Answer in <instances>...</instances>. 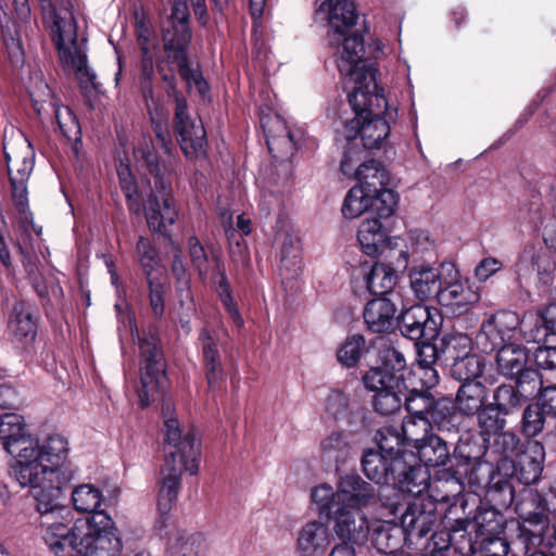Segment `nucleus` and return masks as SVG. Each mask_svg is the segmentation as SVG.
<instances>
[{
    "label": "nucleus",
    "instance_id": "obj_1",
    "mask_svg": "<svg viewBox=\"0 0 556 556\" xmlns=\"http://www.w3.org/2000/svg\"><path fill=\"white\" fill-rule=\"evenodd\" d=\"M349 77L355 84L349 94L355 116L345 124L344 136L349 141L361 136L365 149H379L390 134L389 119L393 115L383 90L378 89L376 71L369 68Z\"/></svg>",
    "mask_w": 556,
    "mask_h": 556
},
{
    "label": "nucleus",
    "instance_id": "obj_2",
    "mask_svg": "<svg viewBox=\"0 0 556 556\" xmlns=\"http://www.w3.org/2000/svg\"><path fill=\"white\" fill-rule=\"evenodd\" d=\"M162 415L165 463L161 469L160 508L166 511L177 500L182 470L186 469L190 475L198 473L200 444L193 431L190 430L182 435L169 402L163 404Z\"/></svg>",
    "mask_w": 556,
    "mask_h": 556
},
{
    "label": "nucleus",
    "instance_id": "obj_3",
    "mask_svg": "<svg viewBox=\"0 0 556 556\" xmlns=\"http://www.w3.org/2000/svg\"><path fill=\"white\" fill-rule=\"evenodd\" d=\"M319 14L327 21L328 39L331 47L342 48L337 60L338 68L344 76H351L369 68L371 64L364 58L363 35L355 28L358 21L356 5L352 0H318Z\"/></svg>",
    "mask_w": 556,
    "mask_h": 556
},
{
    "label": "nucleus",
    "instance_id": "obj_4",
    "mask_svg": "<svg viewBox=\"0 0 556 556\" xmlns=\"http://www.w3.org/2000/svg\"><path fill=\"white\" fill-rule=\"evenodd\" d=\"M41 471L37 465H12L10 476L22 488L30 489L39 514V525L45 528L49 522L70 519V510L63 504V489L72 480L73 472L58 476L53 470L50 475Z\"/></svg>",
    "mask_w": 556,
    "mask_h": 556
},
{
    "label": "nucleus",
    "instance_id": "obj_5",
    "mask_svg": "<svg viewBox=\"0 0 556 556\" xmlns=\"http://www.w3.org/2000/svg\"><path fill=\"white\" fill-rule=\"evenodd\" d=\"M137 154L144 162L149 173L154 177V190L150 194L146 206V218L153 232L169 237L166 231L177 217V210L170 194V184L165 177L169 173L166 162H161L154 150L152 141H144L137 150Z\"/></svg>",
    "mask_w": 556,
    "mask_h": 556
},
{
    "label": "nucleus",
    "instance_id": "obj_6",
    "mask_svg": "<svg viewBox=\"0 0 556 556\" xmlns=\"http://www.w3.org/2000/svg\"><path fill=\"white\" fill-rule=\"evenodd\" d=\"M156 71L164 84V91L175 103L174 131L180 149L187 157L199 156L205 153L207 143L206 131L201 121L190 117L187 100L177 87V77L172 68L164 66V61L159 60Z\"/></svg>",
    "mask_w": 556,
    "mask_h": 556
},
{
    "label": "nucleus",
    "instance_id": "obj_7",
    "mask_svg": "<svg viewBox=\"0 0 556 556\" xmlns=\"http://www.w3.org/2000/svg\"><path fill=\"white\" fill-rule=\"evenodd\" d=\"M140 384L137 393L141 407H148L166 387V363L160 338L149 331L138 338Z\"/></svg>",
    "mask_w": 556,
    "mask_h": 556
},
{
    "label": "nucleus",
    "instance_id": "obj_8",
    "mask_svg": "<svg viewBox=\"0 0 556 556\" xmlns=\"http://www.w3.org/2000/svg\"><path fill=\"white\" fill-rule=\"evenodd\" d=\"M52 31V39L63 67L75 73L83 88L90 85L98 89L96 74L88 67L86 53L78 42L74 18H56Z\"/></svg>",
    "mask_w": 556,
    "mask_h": 556
},
{
    "label": "nucleus",
    "instance_id": "obj_9",
    "mask_svg": "<svg viewBox=\"0 0 556 556\" xmlns=\"http://www.w3.org/2000/svg\"><path fill=\"white\" fill-rule=\"evenodd\" d=\"M81 556H121L122 542L114 522L106 513H96L76 521Z\"/></svg>",
    "mask_w": 556,
    "mask_h": 556
},
{
    "label": "nucleus",
    "instance_id": "obj_10",
    "mask_svg": "<svg viewBox=\"0 0 556 556\" xmlns=\"http://www.w3.org/2000/svg\"><path fill=\"white\" fill-rule=\"evenodd\" d=\"M376 495V489L356 473L340 477L336 491L329 484H320L311 494L313 503L321 504L328 511L329 504L362 509L374 504Z\"/></svg>",
    "mask_w": 556,
    "mask_h": 556
},
{
    "label": "nucleus",
    "instance_id": "obj_11",
    "mask_svg": "<svg viewBox=\"0 0 556 556\" xmlns=\"http://www.w3.org/2000/svg\"><path fill=\"white\" fill-rule=\"evenodd\" d=\"M404 405L407 416L429 417L438 431L446 434L459 433V417L448 400L434 399L427 390L413 389L404 394Z\"/></svg>",
    "mask_w": 556,
    "mask_h": 556
},
{
    "label": "nucleus",
    "instance_id": "obj_12",
    "mask_svg": "<svg viewBox=\"0 0 556 556\" xmlns=\"http://www.w3.org/2000/svg\"><path fill=\"white\" fill-rule=\"evenodd\" d=\"M320 518L332 520L334 535L350 543H364L369 534V521L362 509L346 505L329 504V511L321 504H314Z\"/></svg>",
    "mask_w": 556,
    "mask_h": 556
},
{
    "label": "nucleus",
    "instance_id": "obj_13",
    "mask_svg": "<svg viewBox=\"0 0 556 556\" xmlns=\"http://www.w3.org/2000/svg\"><path fill=\"white\" fill-rule=\"evenodd\" d=\"M0 440L4 450L16 457L14 465H28L38 455L36 438L26 430L24 417L15 413L0 415Z\"/></svg>",
    "mask_w": 556,
    "mask_h": 556
},
{
    "label": "nucleus",
    "instance_id": "obj_14",
    "mask_svg": "<svg viewBox=\"0 0 556 556\" xmlns=\"http://www.w3.org/2000/svg\"><path fill=\"white\" fill-rule=\"evenodd\" d=\"M442 269L445 275L437 302L448 313L462 315L479 301V294L460 279L453 263H442Z\"/></svg>",
    "mask_w": 556,
    "mask_h": 556
},
{
    "label": "nucleus",
    "instance_id": "obj_15",
    "mask_svg": "<svg viewBox=\"0 0 556 556\" xmlns=\"http://www.w3.org/2000/svg\"><path fill=\"white\" fill-rule=\"evenodd\" d=\"M441 317L435 308L415 304L402 311L396 326L403 337L412 341H432L439 334Z\"/></svg>",
    "mask_w": 556,
    "mask_h": 556
},
{
    "label": "nucleus",
    "instance_id": "obj_16",
    "mask_svg": "<svg viewBox=\"0 0 556 556\" xmlns=\"http://www.w3.org/2000/svg\"><path fill=\"white\" fill-rule=\"evenodd\" d=\"M359 152L356 148L350 147L344 152L341 161V170L345 176L354 174L356 180L359 182V189L367 192V197L379 192L389 185V174L384 166L376 161L368 160L363 162L354 170V165L359 161Z\"/></svg>",
    "mask_w": 556,
    "mask_h": 556
},
{
    "label": "nucleus",
    "instance_id": "obj_17",
    "mask_svg": "<svg viewBox=\"0 0 556 556\" xmlns=\"http://www.w3.org/2000/svg\"><path fill=\"white\" fill-rule=\"evenodd\" d=\"M380 365L370 368L363 377V382L380 383L387 381L395 386L404 384V372L406 371V358L392 343H382L378 349Z\"/></svg>",
    "mask_w": 556,
    "mask_h": 556
},
{
    "label": "nucleus",
    "instance_id": "obj_18",
    "mask_svg": "<svg viewBox=\"0 0 556 556\" xmlns=\"http://www.w3.org/2000/svg\"><path fill=\"white\" fill-rule=\"evenodd\" d=\"M437 522V514L432 503H409L401 517V527L406 534L408 547H419L421 541Z\"/></svg>",
    "mask_w": 556,
    "mask_h": 556
},
{
    "label": "nucleus",
    "instance_id": "obj_19",
    "mask_svg": "<svg viewBox=\"0 0 556 556\" xmlns=\"http://www.w3.org/2000/svg\"><path fill=\"white\" fill-rule=\"evenodd\" d=\"M191 37L187 2L185 0H175L172 13L162 31L165 55L179 50H188Z\"/></svg>",
    "mask_w": 556,
    "mask_h": 556
},
{
    "label": "nucleus",
    "instance_id": "obj_20",
    "mask_svg": "<svg viewBox=\"0 0 556 556\" xmlns=\"http://www.w3.org/2000/svg\"><path fill=\"white\" fill-rule=\"evenodd\" d=\"M545 448L540 441H528L523 448L513 458L511 477L525 485L536 483L542 475Z\"/></svg>",
    "mask_w": 556,
    "mask_h": 556
},
{
    "label": "nucleus",
    "instance_id": "obj_21",
    "mask_svg": "<svg viewBox=\"0 0 556 556\" xmlns=\"http://www.w3.org/2000/svg\"><path fill=\"white\" fill-rule=\"evenodd\" d=\"M394 466V479L390 484L410 495H419L427 489L429 471L413 452L407 457L395 460Z\"/></svg>",
    "mask_w": 556,
    "mask_h": 556
},
{
    "label": "nucleus",
    "instance_id": "obj_22",
    "mask_svg": "<svg viewBox=\"0 0 556 556\" xmlns=\"http://www.w3.org/2000/svg\"><path fill=\"white\" fill-rule=\"evenodd\" d=\"M489 442L479 433L465 430L459 434L452 454L451 468L460 475H467L470 468L485 454Z\"/></svg>",
    "mask_w": 556,
    "mask_h": 556
},
{
    "label": "nucleus",
    "instance_id": "obj_23",
    "mask_svg": "<svg viewBox=\"0 0 556 556\" xmlns=\"http://www.w3.org/2000/svg\"><path fill=\"white\" fill-rule=\"evenodd\" d=\"M35 448L38 451V455L31 457L27 464L37 465L42 469L41 473L50 475V471L53 470L58 476H62L65 472H72L63 464L67 457L68 446L67 441L61 434L50 435L42 445H39L36 439Z\"/></svg>",
    "mask_w": 556,
    "mask_h": 556
},
{
    "label": "nucleus",
    "instance_id": "obj_24",
    "mask_svg": "<svg viewBox=\"0 0 556 556\" xmlns=\"http://www.w3.org/2000/svg\"><path fill=\"white\" fill-rule=\"evenodd\" d=\"M71 519L49 522L45 527L43 541L55 556L80 555V538L76 535V522Z\"/></svg>",
    "mask_w": 556,
    "mask_h": 556
},
{
    "label": "nucleus",
    "instance_id": "obj_25",
    "mask_svg": "<svg viewBox=\"0 0 556 556\" xmlns=\"http://www.w3.org/2000/svg\"><path fill=\"white\" fill-rule=\"evenodd\" d=\"M442 264L440 267L429 265L414 266L409 271V283L415 298L419 301H437L444 279Z\"/></svg>",
    "mask_w": 556,
    "mask_h": 556
},
{
    "label": "nucleus",
    "instance_id": "obj_26",
    "mask_svg": "<svg viewBox=\"0 0 556 556\" xmlns=\"http://www.w3.org/2000/svg\"><path fill=\"white\" fill-rule=\"evenodd\" d=\"M199 345L202 352V359L205 369V377L210 389L219 388L224 380V369L218 349V338L206 328L199 334Z\"/></svg>",
    "mask_w": 556,
    "mask_h": 556
},
{
    "label": "nucleus",
    "instance_id": "obj_27",
    "mask_svg": "<svg viewBox=\"0 0 556 556\" xmlns=\"http://www.w3.org/2000/svg\"><path fill=\"white\" fill-rule=\"evenodd\" d=\"M396 305L387 296L370 300L363 312L365 325L372 333H384L393 329Z\"/></svg>",
    "mask_w": 556,
    "mask_h": 556
},
{
    "label": "nucleus",
    "instance_id": "obj_28",
    "mask_svg": "<svg viewBox=\"0 0 556 556\" xmlns=\"http://www.w3.org/2000/svg\"><path fill=\"white\" fill-rule=\"evenodd\" d=\"M34 109L38 117L52 114L58 124L60 132L70 142H80L81 129L79 122L73 111L66 105H58L55 102L39 103L33 99Z\"/></svg>",
    "mask_w": 556,
    "mask_h": 556
},
{
    "label": "nucleus",
    "instance_id": "obj_29",
    "mask_svg": "<svg viewBox=\"0 0 556 556\" xmlns=\"http://www.w3.org/2000/svg\"><path fill=\"white\" fill-rule=\"evenodd\" d=\"M24 266L33 288L43 304H54L62 300L63 289L53 273L50 270L42 271L31 258H28Z\"/></svg>",
    "mask_w": 556,
    "mask_h": 556
},
{
    "label": "nucleus",
    "instance_id": "obj_30",
    "mask_svg": "<svg viewBox=\"0 0 556 556\" xmlns=\"http://www.w3.org/2000/svg\"><path fill=\"white\" fill-rule=\"evenodd\" d=\"M488 389L480 381L462 383L456 392L454 412L460 416L475 417L486 405ZM462 424V420L459 419Z\"/></svg>",
    "mask_w": 556,
    "mask_h": 556
},
{
    "label": "nucleus",
    "instance_id": "obj_31",
    "mask_svg": "<svg viewBox=\"0 0 556 556\" xmlns=\"http://www.w3.org/2000/svg\"><path fill=\"white\" fill-rule=\"evenodd\" d=\"M330 544L328 528L320 521L305 523L299 532L296 552L301 556H324Z\"/></svg>",
    "mask_w": 556,
    "mask_h": 556
},
{
    "label": "nucleus",
    "instance_id": "obj_32",
    "mask_svg": "<svg viewBox=\"0 0 556 556\" xmlns=\"http://www.w3.org/2000/svg\"><path fill=\"white\" fill-rule=\"evenodd\" d=\"M401 457H391L380 451L368 450L363 454L362 468L366 477L377 484H390L394 479L395 460Z\"/></svg>",
    "mask_w": 556,
    "mask_h": 556
},
{
    "label": "nucleus",
    "instance_id": "obj_33",
    "mask_svg": "<svg viewBox=\"0 0 556 556\" xmlns=\"http://www.w3.org/2000/svg\"><path fill=\"white\" fill-rule=\"evenodd\" d=\"M141 59L139 62V88L146 102L148 113L151 114V105L157 104L154 92V63L153 55L149 46V38L139 35Z\"/></svg>",
    "mask_w": 556,
    "mask_h": 556
},
{
    "label": "nucleus",
    "instance_id": "obj_34",
    "mask_svg": "<svg viewBox=\"0 0 556 556\" xmlns=\"http://www.w3.org/2000/svg\"><path fill=\"white\" fill-rule=\"evenodd\" d=\"M366 389L374 391L372 405L376 412L381 415H391L397 412L402 405L405 383L395 386V383L380 381V383L364 382Z\"/></svg>",
    "mask_w": 556,
    "mask_h": 556
},
{
    "label": "nucleus",
    "instance_id": "obj_35",
    "mask_svg": "<svg viewBox=\"0 0 556 556\" xmlns=\"http://www.w3.org/2000/svg\"><path fill=\"white\" fill-rule=\"evenodd\" d=\"M530 503L534 508L520 514L523 522L519 530L520 535L526 536L534 545L538 544L535 536L541 535L544 531L549 517L546 515L548 510L547 503L539 493L530 494Z\"/></svg>",
    "mask_w": 556,
    "mask_h": 556
},
{
    "label": "nucleus",
    "instance_id": "obj_36",
    "mask_svg": "<svg viewBox=\"0 0 556 556\" xmlns=\"http://www.w3.org/2000/svg\"><path fill=\"white\" fill-rule=\"evenodd\" d=\"M164 61L166 68H172L175 73L174 65L177 67V72L180 77L187 83L188 87L194 86L197 91L202 98H205L210 87L202 74L198 70H193L189 65L188 50H179L170 54H166L164 58H159Z\"/></svg>",
    "mask_w": 556,
    "mask_h": 556
},
{
    "label": "nucleus",
    "instance_id": "obj_37",
    "mask_svg": "<svg viewBox=\"0 0 556 556\" xmlns=\"http://www.w3.org/2000/svg\"><path fill=\"white\" fill-rule=\"evenodd\" d=\"M417 459L425 467H445L452 464V455L447 442L431 432L419 445H416Z\"/></svg>",
    "mask_w": 556,
    "mask_h": 556
},
{
    "label": "nucleus",
    "instance_id": "obj_38",
    "mask_svg": "<svg viewBox=\"0 0 556 556\" xmlns=\"http://www.w3.org/2000/svg\"><path fill=\"white\" fill-rule=\"evenodd\" d=\"M528 353L525 348L515 342L507 343L497 351V371L507 379H513L517 374L527 368Z\"/></svg>",
    "mask_w": 556,
    "mask_h": 556
},
{
    "label": "nucleus",
    "instance_id": "obj_39",
    "mask_svg": "<svg viewBox=\"0 0 556 556\" xmlns=\"http://www.w3.org/2000/svg\"><path fill=\"white\" fill-rule=\"evenodd\" d=\"M206 543L201 533L176 531L167 543L166 556H205Z\"/></svg>",
    "mask_w": 556,
    "mask_h": 556
},
{
    "label": "nucleus",
    "instance_id": "obj_40",
    "mask_svg": "<svg viewBox=\"0 0 556 556\" xmlns=\"http://www.w3.org/2000/svg\"><path fill=\"white\" fill-rule=\"evenodd\" d=\"M441 363L451 366L471 352V339L460 332L445 333L439 338Z\"/></svg>",
    "mask_w": 556,
    "mask_h": 556
},
{
    "label": "nucleus",
    "instance_id": "obj_41",
    "mask_svg": "<svg viewBox=\"0 0 556 556\" xmlns=\"http://www.w3.org/2000/svg\"><path fill=\"white\" fill-rule=\"evenodd\" d=\"M9 331L18 340L33 339L37 325L33 318L31 307L25 302H16L8 321Z\"/></svg>",
    "mask_w": 556,
    "mask_h": 556
},
{
    "label": "nucleus",
    "instance_id": "obj_42",
    "mask_svg": "<svg viewBox=\"0 0 556 556\" xmlns=\"http://www.w3.org/2000/svg\"><path fill=\"white\" fill-rule=\"evenodd\" d=\"M366 288L371 294L386 296L389 294L395 283V270L386 264L375 263L370 266V270L364 276Z\"/></svg>",
    "mask_w": 556,
    "mask_h": 556
},
{
    "label": "nucleus",
    "instance_id": "obj_43",
    "mask_svg": "<svg viewBox=\"0 0 556 556\" xmlns=\"http://www.w3.org/2000/svg\"><path fill=\"white\" fill-rule=\"evenodd\" d=\"M384 239L386 232L378 218L367 217L359 225L357 240L366 255L376 256L383 247Z\"/></svg>",
    "mask_w": 556,
    "mask_h": 556
},
{
    "label": "nucleus",
    "instance_id": "obj_44",
    "mask_svg": "<svg viewBox=\"0 0 556 556\" xmlns=\"http://www.w3.org/2000/svg\"><path fill=\"white\" fill-rule=\"evenodd\" d=\"M402 542L406 544V534L402 527L381 525L372 532L371 544L379 553L392 556L393 553H399Z\"/></svg>",
    "mask_w": 556,
    "mask_h": 556
},
{
    "label": "nucleus",
    "instance_id": "obj_45",
    "mask_svg": "<svg viewBox=\"0 0 556 556\" xmlns=\"http://www.w3.org/2000/svg\"><path fill=\"white\" fill-rule=\"evenodd\" d=\"M136 255L146 279L164 277L160 253L149 238L142 236L138 238Z\"/></svg>",
    "mask_w": 556,
    "mask_h": 556
},
{
    "label": "nucleus",
    "instance_id": "obj_46",
    "mask_svg": "<svg viewBox=\"0 0 556 556\" xmlns=\"http://www.w3.org/2000/svg\"><path fill=\"white\" fill-rule=\"evenodd\" d=\"M350 453L351 444L344 432H332L320 442V455L325 463L338 465L345 462Z\"/></svg>",
    "mask_w": 556,
    "mask_h": 556
},
{
    "label": "nucleus",
    "instance_id": "obj_47",
    "mask_svg": "<svg viewBox=\"0 0 556 556\" xmlns=\"http://www.w3.org/2000/svg\"><path fill=\"white\" fill-rule=\"evenodd\" d=\"M301 249L299 239L283 235L280 248V271L286 278H295L301 273Z\"/></svg>",
    "mask_w": 556,
    "mask_h": 556
},
{
    "label": "nucleus",
    "instance_id": "obj_48",
    "mask_svg": "<svg viewBox=\"0 0 556 556\" xmlns=\"http://www.w3.org/2000/svg\"><path fill=\"white\" fill-rule=\"evenodd\" d=\"M509 416L506 413H502L498 408L486 403L481 412L476 416L477 424L479 427V434L482 435L485 442H490L491 438L505 430Z\"/></svg>",
    "mask_w": 556,
    "mask_h": 556
},
{
    "label": "nucleus",
    "instance_id": "obj_49",
    "mask_svg": "<svg viewBox=\"0 0 556 556\" xmlns=\"http://www.w3.org/2000/svg\"><path fill=\"white\" fill-rule=\"evenodd\" d=\"M432 426L429 417L406 416L397 427L404 438V443L408 447L416 448V445H419L431 433Z\"/></svg>",
    "mask_w": 556,
    "mask_h": 556
},
{
    "label": "nucleus",
    "instance_id": "obj_50",
    "mask_svg": "<svg viewBox=\"0 0 556 556\" xmlns=\"http://www.w3.org/2000/svg\"><path fill=\"white\" fill-rule=\"evenodd\" d=\"M376 441L380 452L391 457H407V453L403 447H408L404 443V438L400 429L395 425H387L381 427L376 433Z\"/></svg>",
    "mask_w": 556,
    "mask_h": 556
},
{
    "label": "nucleus",
    "instance_id": "obj_51",
    "mask_svg": "<svg viewBox=\"0 0 556 556\" xmlns=\"http://www.w3.org/2000/svg\"><path fill=\"white\" fill-rule=\"evenodd\" d=\"M103 501L102 492L92 484H81L72 492L73 506L77 511L90 514L105 513L99 510Z\"/></svg>",
    "mask_w": 556,
    "mask_h": 556
},
{
    "label": "nucleus",
    "instance_id": "obj_52",
    "mask_svg": "<svg viewBox=\"0 0 556 556\" xmlns=\"http://www.w3.org/2000/svg\"><path fill=\"white\" fill-rule=\"evenodd\" d=\"M475 532L478 539L488 535L504 534V516L495 508L481 509L475 516Z\"/></svg>",
    "mask_w": 556,
    "mask_h": 556
},
{
    "label": "nucleus",
    "instance_id": "obj_53",
    "mask_svg": "<svg viewBox=\"0 0 556 556\" xmlns=\"http://www.w3.org/2000/svg\"><path fill=\"white\" fill-rule=\"evenodd\" d=\"M450 367L451 376L454 379L462 383H467L469 381H478L477 378H479L484 370V362L477 354L469 352Z\"/></svg>",
    "mask_w": 556,
    "mask_h": 556
},
{
    "label": "nucleus",
    "instance_id": "obj_54",
    "mask_svg": "<svg viewBox=\"0 0 556 556\" xmlns=\"http://www.w3.org/2000/svg\"><path fill=\"white\" fill-rule=\"evenodd\" d=\"M489 403L502 413L511 415L518 412L526 402L513 384L502 383L493 390L492 402Z\"/></svg>",
    "mask_w": 556,
    "mask_h": 556
},
{
    "label": "nucleus",
    "instance_id": "obj_55",
    "mask_svg": "<svg viewBox=\"0 0 556 556\" xmlns=\"http://www.w3.org/2000/svg\"><path fill=\"white\" fill-rule=\"evenodd\" d=\"M511 380L515 381L514 387L525 402L538 396L543 386L541 372L533 368L527 367L517 374Z\"/></svg>",
    "mask_w": 556,
    "mask_h": 556
},
{
    "label": "nucleus",
    "instance_id": "obj_56",
    "mask_svg": "<svg viewBox=\"0 0 556 556\" xmlns=\"http://www.w3.org/2000/svg\"><path fill=\"white\" fill-rule=\"evenodd\" d=\"M493 438L491 448L503 460L511 462L526 445V443H521L519 435L511 430H504Z\"/></svg>",
    "mask_w": 556,
    "mask_h": 556
},
{
    "label": "nucleus",
    "instance_id": "obj_57",
    "mask_svg": "<svg viewBox=\"0 0 556 556\" xmlns=\"http://www.w3.org/2000/svg\"><path fill=\"white\" fill-rule=\"evenodd\" d=\"M468 523L466 519H457L456 525L448 530L452 545L464 556L475 555L478 549L476 544V541H478L477 534L471 535V533L467 532L466 526Z\"/></svg>",
    "mask_w": 556,
    "mask_h": 556
},
{
    "label": "nucleus",
    "instance_id": "obj_58",
    "mask_svg": "<svg viewBox=\"0 0 556 556\" xmlns=\"http://www.w3.org/2000/svg\"><path fill=\"white\" fill-rule=\"evenodd\" d=\"M549 417L536 403L526 406L521 418V431L528 438H535L543 432L546 418Z\"/></svg>",
    "mask_w": 556,
    "mask_h": 556
},
{
    "label": "nucleus",
    "instance_id": "obj_59",
    "mask_svg": "<svg viewBox=\"0 0 556 556\" xmlns=\"http://www.w3.org/2000/svg\"><path fill=\"white\" fill-rule=\"evenodd\" d=\"M369 198V214L379 220L390 217L397 204V195L391 189L383 188Z\"/></svg>",
    "mask_w": 556,
    "mask_h": 556
},
{
    "label": "nucleus",
    "instance_id": "obj_60",
    "mask_svg": "<svg viewBox=\"0 0 556 556\" xmlns=\"http://www.w3.org/2000/svg\"><path fill=\"white\" fill-rule=\"evenodd\" d=\"M519 337L528 343L544 342L545 344L551 341V337L548 336L546 328H544L543 321H541L533 313L526 314L521 319Z\"/></svg>",
    "mask_w": 556,
    "mask_h": 556
},
{
    "label": "nucleus",
    "instance_id": "obj_61",
    "mask_svg": "<svg viewBox=\"0 0 556 556\" xmlns=\"http://www.w3.org/2000/svg\"><path fill=\"white\" fill-rule=\"evenodd\" d=\"M477 345L484 353H492L498 351L501 346L505 345L504 333L497 328L496 324L488 320L482 324L476 337Z\"/></svg>",
    "mask_w": 556,
    "mask_h": 556
},
{
    "label": "nucleus",
    "instance_id": "obj_62",
    "mask_svg": "<svg viewBox=\"0 0 556 556\" xmlns=\"http://www.w3.org/2000/svg\"><path fill=\"white\" fill-rule=\"evenodd\" d=\"M30 156V152H27L25 155L20 152H15L13 155L8 152L4 153L10 180L16 179L20 182L28 180L34 167Z\"/></svg>",
    "mask_w": 556,
    "mask_h": 556
},
{
    "label": "nucleus",
    "instance_id": "obj_63",
    "mask_svg": "<svg viewBox=\"0 0 556 556\" xmlns=\"http://www.w3.org/2000/svg\"><path fill=\"white\" fill-rule=\"evenodd\" d=\"M452 546V539L450 531L443 529L435 531L429 539L425 536L419 547H413L414 549L421 551L425 556H445V553Z\"/></svg>",
    "mask_w": 556,
    "mask_h": 556
},
{
    "label": "nucleus",
    "instance_id": "obj_64",
    "mask_svg": "<svg viewBox=\"0 0 556 556\" xmlns=\"http://www.w3.org/2000/svg\"><path fill=\"white\" fill-rule=\"evenodd\" d=\"M363 213L369 214V198L365 190L354 187L345 195L342 214L346 218H356Z\"/></svg>",
    "mask_w": 556,
    "mask_h": 556
}]
</instances>
